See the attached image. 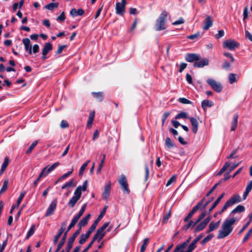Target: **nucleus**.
Instances as JSON below:
<instances>
[{
	"mask_svg": "<svg viewBox=\"0 0 252 252\" xmlns=\"http://www.w3.org/2000/svg\"><path fill=\"white\" fill-rule=\"evenodd\" d=\"M185 59L189 63H193V66L197 68L203 67L209 63L208 59L201 58L200 55L196 53H188L185 55Z\"/></svg>",
	"mask_w": 252,
	"mask_h": 252,
	"instance_id": "1",
	"label": "nucleus"
},
{
	"mask_svg": "<svg viewBox=\"0 0 252 252\" xmlns=\"http://www.w3.org/2000/svg\"><path fill=\"white\" fill-rule=\"evenodd\" d=\"M234 217L225 220L222 224V229L220 230L217 236L218 239H223L228 236L232 231L233 227L232 225L236 221Z\"/></svg>",
	"mask_w": 252,
	"mask_h": 252,
	"instance_id": "2",
	"label": "nucleus"
},
{
	"mask_svg": "<svg viewBox=\"0 0 252 252\" xmlns=\"http://www.w3.org/2000/svg\"><path fill=\"white\" fill-rule=\"evenodd\" d=\"M88 187V181L85 180L82 186H79L76 189L74 195L71 197L67 203L68 206L70 208H73L77 202L79 200L81 196L82 191H85L87 190Z\"/></svg>",
	"mask_w": 252,
	"mask_h": 252,
	"instance_id": "3",
	"label": "nucleus"
},
{
	"mask_svg": "<svg viewBox=\"0 0 252 252\" xmlns=\"http://www.w3.org/2000/svg\"><path fill=\"white\" fill-rule=\"evenodd\" d=\"M167 12L164 10L159 15L156 20L154 29L156 31H161L166 29Z\"/></svg>",
	"mask_w": 252,
	"mask_h": 252,
	"instance_id": "4",
	"label": "nucleus"
},
{
	"mask_svg": "<svg viewBox=\"0 0 252 252\" xmlns=\"http://www.w3.org/2000/svg\"><path fill=\"white\" fill-rule=\"evenodd\" d=\"M176 119H189L192 126V130L194 134H196L198 131L199 123L197 120L194 117H189L187 113L181 112L178 113L175 118Z\"/></svg>",
	"mask_w": 252,
	"mask_h": 252,
	"instance_id": "5",
	"label": "nucleus"
},
{
	"mask_svg": "<svg viewBox=\"0 0 252 252\" xmlns=\"http://www.w3.org/2000/svg\"><path fill=\"white\" fill-rule=\"evenodd\" d=\"M241 201V198L238 194H234L226 202L221 210L219 212V214L220 215L223 213L228 207L232 206L236 203H239Z\"/></svg>",
	"mask_w": 252,
	"mask_h": 252,
	"instance_id": "6",
	"label": "nucleus"
},
{
	"mask_svg": "<svg viewBox=\"0 0 252 252\" xmlns=\"http://www.w3.org/2000/svg\"><path fill=\"white\" fill-rule=\"evenodd\" d=\"M118 182L120 185L123 192L127 194H129L130 189L128 187V185L126 176L122 174L118 180Z\"/></svg>",
	"mask_w": 252,
	"mask_h": 252,
	"instance_id": "7",
	"label": "nucleus"
},
{
	"mask_svg": "<svg viewBox=\"0 0 252 252\" xmlns=\"http://www.w3.org/2000/svg\"><path fill=\"white\" fill-rule=\"evenodd\" d=\"M205 198H203L200 202H199L190 211V212L188 214V215L185 218L184 221L185 222H188L190 219H191L193 214L199 209L201 210L202 203L205 201Z\"/></svg>",
	"mask_w": 252,
	"mask_h": 252,
	"instance_id": "8",
	"label": "nucleus"
},
{
	"mask_svg": "<svg viewBox=\"0 0 252 252\" xmlns=\"http://www.w3.org/2000/svg\"><path fill=\"white\" fill-rule=\"evenodd\" d=\"M207 83L216 92L220 93L222 91V87L220 83L217 82L215 80L209 78L207 80Z\"/></svg>",
	"mask_w": 252,
	"mask_h": 252,
	"instance_id": "9",
	"label": "nucleus"
},
{
	"mask_svg": "<svg viewBox=\"0 0 252 252\" xmlns=\"http://www.w3.org/2000/svg\"><path fill=\"white\" fill-rule=\"evenodd\" d=\"M239 45L238 42L232 39L225 40L223 43V47L224 48H227L232 51L238 48Z\"/></svg>",
	"mask_w": 252,
	"mask_h": 252,
	"instance_id": "10",
	"label": "nucleus"
},
{
	"mask_svg": "<svg viewBox=\"0 0 252 252\" xmlns=\"http://www.w3.org/2000/svg\"><path fill=\"white\" fill-rule=\"evenodd\" d=\"M126 0H122L121 2L116 3V13L121 16H123L125 12Z\"/></svg>",
	"mask_w": 252,
	"mask_h": 252,
	"instance_id": "11",
	"label": "nucleus"
},
{
	"mask_svg": "<svg viewBox=\"0 0 252 252\" xmlns=\"http://www.w3.org/2000/svg\"><path fill=\"white\" fill-rule=\"evenodd\" d=\"M57 198H55L50 203L49 206L48 207L45 214V217H47L52 215H53L54 213V211L57 207Z\"/></svg>",
	"mask_w": 252,
	"mask_h": 252,
	"instance_id": "12",
	"label": "nucleus"
},
{
	"mask_svg": "<svg viewBox=\"0 0 252 252\" xmlns=\"http://www.w3.org/2000/svg\"><path fill=\"white\" fill-rule=\"evenodd\" d=\"M94 230L93 228L92 229V228L90 227L85 234H82L80 236L79 244L81 245L84 244Z\"/></svg>",
	"mask_w": 252,
	"mask_h": 252,
	"instance_id": "13",
	"label": "nucleus"
},
{
	"mask_svg": "<svg viewBox=\"0 0 252 252\" xmlns=\"http://www.w3.org/2000/svg\"><path fill=\"white\" fill-rule=\"evenodd\" d=\"M52 48L53 47L51 43L48 42L45 44L42 52V59L43 60L47 59L46 55L52 49Z\"/></svg>",
	"mask_w": 252,
	"mask_h": 252,
	"instance_id": "14",
	"label": "nucleus"
},
{
	"mask_svg": "<svg viewBox=\"0 0 252 252\" xmlns=\"http://www.w3.org/2000/svg\"><path fill=\"white\" fill-rule=\"evenodd\" d=\"M111 183L110 181L105 186L104 190L102 192V196L103 199H107L109 196L110 193Z\"/></svg>",
	"mask_w": 252,
	"mask_h": 252,
	"instance_id": "15",
	"label": "nucleus"
},
{
	"mask_svg": "<svg viewBox=\"0 0 252 252\" xmlns=\"http://www.w3.org/2000/svg\"><path fill=\"white\" fill-rule=\"evenodd\" d=\"M107 206H105L103 208V209L102 211L100 212V214L98 215L97 218L94 220V222L92 224L91 227L93 228L94 230L95 229L98 223L100 221V220L101 219V218L103 217V215L105 214L106 210L107 209Z\"/></svg>",
	"mask_w": 252,
	"mask_h": 252,
	"instance_id": "16",
	"label": "nucleus"
},
{
	"mask_svg": "<svg viewBox=\"0 0 252 252\" xmlns=\"http://www.w3.org/2000/svg\"><path fill=\"white\" fill-rule=\"evenodd\" d=\"M91 215L90 214H89L87 215H86L85 217L83 218L78 223V227L82 229V228L83 227H84L86 225H87L89 220L91 218Z\"/></svg>",
	"mask_w": 252,
	"mask_h": 252,
	"instance_id": "17",
	"label": "nucleus"
},
{
	"mask_svg": "<svg viewBox=\"0 0 252 252\" xmlns=\"http://www.w3.org/2000/svg\"><path fill=\"white\" fill-rule=\"evenodd\" d=\"M22 42L24 45L25 50L28 51L30 55L32 54V48L30 40L28 38H25L22 39Z\"/></svg>",
	"mask_w": 252,
	"mask_h": 252,
	"instance_id": "18",
	"label": "nucleus"
},
{
	"mask_svg": "<svg viewBox=\"0 0 252 252\" xmlns=\"http://www.w3.org/2000/svg\"><path fill=\"white\" fill-rule=\"evenodd\" d=\"M204 236V234L201 233L199 234L196 238H195L192 242L188 246L189 249L190 250L191 252L195 249L196 243Z\"/></svg>",
	"mask_w": 252,
	"mask_h": 252,
	"instance_id": "19",
	"label": "nucleus"
},
{
	"mask_svg": "<svg viewBox=\"0 0 252 252\" xmlns=\"http://www.w3.org/2000/svg\"><path fill=\"white\" fill-rule=\"evenodd\" d=\"M212 17L207 16L204 20L205 25L203 26V29L205 31L208 30L213 25Z\"/></svg>",
	"mask_w": 252,
	"mask_h": 252,
	"instance_id": "20",
	"label": "nucleus"
},
{
	"mask_svg": "<svg viewBox=\"0 0 252 252\" xmlns=\"http://www.w3.org/2000/svg\"><path fill=\"white\" fill-rule=\"evenodd\" d=\"M105 232H104L103 231L101 230L100 228H98L94 235L93 238L94 240H97V242H99L105 236Z\"/></svg>",
	"mask_w": 252,
	"mask_h": 252,
	"instance_id": "21",
	"label": "nucleus"
},
{
	"mask_svg": "<svg viewBox=\"0 0 252 252\" xmlns=\"http://www.w3.org/2000/svg\"><path fill=\"white\" fill-rule=\"evenodd\" d=\"M220 220L217 221L216 222H214V221H212L209 225V229L207 231V233H209L214 230L217 229L220 225Z\"/></svg>",
	"mask_w": 252,
	"mask_h": 252,
	"instance_id": "22",
	"label": "nucleus"
},
{
	"mask_svg": "<svg viewBox=\"0 0 252 252\" xmlns=\"http://www.w3.org/2000/svg\"><path fill=\"white\" fill-rule=\"evenodd\" d=\"M225 194L224 192H223L217 199L213 203L212 206L209 208L208 210V213L210 214L218 205V204L220 203V200L222 199V198L223 197L224 195Z\"/></svg>",
	"mask_w": 252,
	"mask_h": 252,
	"instance_id": "23",
	"label": "nucleus"
},
{
	"mask_svg": "<svg viewBox=\"0 0 252 252\" xmlns=\"http://www.w3.org/2000/svg\"><path fill=\"white\" fill-rule=\"evenodd\" d=\"M213 102L208 99H204L201 102V106L204 110L207 107H211L213 106Z\"/></svg>",
	"mask_w": 252,
	"mask_h": 252,
	"instance_id": "24",
	"label": "nucleus"
},
{
	"mask_svg": "<svg viewBox=\"0 0 252 252\" xmlns=\"http://www.w3.org/2000/svg\"><path fill=\"white\" fill-rule=\"evenodd\" d=\"M185 248V247L181 244L175 247L173 252H191L189 247L186 251H184Z\"/></svg>",
	"mask_w": 252,
	"mask_h": 252,
	"instance_id": "25",
	"label": "nucleus"
},
{
	"mask_svg": "<svg viewBox=\"0 0 252 252\" xmlns=\"http://www.w3.org/2000/svg\"><path fill=\"white\" fill-rule=\"evenodd\" d=\"M92 94L95 98L97 99L100 102L102 101L104 99L103 94L101 92H92Z\"/></svg>",
	"mask_w": 252,
	"mask_h": 252,
	"instance_id": "26",
	"label": "nucleus"
},
{
	"mask_svg": "<svg viewBox=\"0 0 252 252\" xmlns=\"http://www.w3.org/2000/svg\"><path fill=\"white\" fill-rule=\"evenodd\" d=\"M238 115L234 114L233 116V120L232 121V126L231 127V131H234L237 128L238 123Z\"/></svg>",
	"mask_w": 252,
	"mask_h": 252,
	"instance_id": "27",
	"label": "nucleus"
},
{
	"mask_svg": "<svg viewBox=\"0 0 252 252\" xmlns=\"http://www.w3.org/2000/svg\"><path fill=\"white\" fill-rule=\"evenodd\" d=\"M239 78V76L234 73H231L229 74L228 79L229 82L230 84H233L235 82H236Z\"/></svg>",
	"mask_w": 252,
	"mask_h": 252,
	"instance_id": "28",
	"label": "nucleus"
},
{
	"mask_svg": "<svg viewBox=\"0 0 252 252\" xmlns=\"http://www.w3.org/2000/svg\"><path fill=\"white\" fill-rule=\"evenodd\" d=\"M245 210V207L242 205H238L234 209H233L231 214H235L237 213H242L244 212Z\"/></svg>",
	"mask_w": 252,
	"mask_h": 252,
	"instance_id": "29",
	"label": "nucleus"
},
{
	"mask_svg": "<svg viewBox=\"0 0 252 252\" xmlns=\"http://www.w3.org/2000/svg\"><path fill=\"white\" fill-rule=\"evenodd\" d=\"M188 223L182 227V229L184 231H187L189 228L190 227H193L195 226L197 224H195V221H193L192 220H189Z\"/></svg>",
	"mask_w": 252,
	"mask_h": 252,
	"instance_id": "30",
	"label": "nucleus"
},
{
	"mask_svg": "<svg viewBox=\"0 0 252 252\" xmlns=\"http://www.w3.org/2000/svg\"><path fill=\"white\" fill-rule=\"evenodd\" d=\"M8 182H9L8 179L7 178L5 179V180L3 183L2 186L0 189V194L4 192L7 190V188H8Z\"/></svg>",
	"mask_w": 252,
	"mask_h": 252,
	"instance_id": "31",
	"label": "nucleus"
},
{
	"mask_svg": "<svg viewBox=\"0 0 252 252\" xmlns=\"http://www.w3.org/2000/svg\"><path fill=\"white\" fill-rule=\"evenodd\" d=\"M206 226H207V225L206 224H205L203 222V221H202V222L199 223L196 226V227L195 228V229L194 230V233H197V232H198L202 230L204 228H205L206 227Z\"/></svg>",
	"mask_w": 252,
	"mask_h": 252,
	"instance_id": "32",
	"label": "nucleus"
},
{
	"mask_svg": "<svg viewBox=\"0 0 252 252\" xmlns=\"http://www.w3.org/2000/svg\"><path fill=\"white\" fill-rule=\"evenodd\" d=\"M90 162V160H88L85 161V163L83 164V165L81 166L79 172V176H82L83 172H84L85 169L86 168L87 166H88V164Z\"/></svg>",
	"mask_w": 252,
	"mask_h": 252,
	"instance_id": "33",
	"label": "nucleus"
},
{
	"mask_svg": "<svg viewBox=\"0 0 252 252\" xmlns=\"http://www.w3.org/2000/svg\"><path fill=\"white\" fill-rule=\"evenodd\" d=\"M165 145L169 149H171L175 147V144L169 137L166 138Z\"/></svg>",
	"mask_w": 252,
	"mask_h": 252,
	"instance_id": "34",
	"label": "nucleus"
},
{
	"mask_svg": "<svg viewBox=\"0 0 252 252\" xmlns=\"http://www.w3.org/2000/svg\"><path fill=\"white\" fill-rule=\"evenodd\" d=\"M74 179H71L69 182L66 183L62 187V189H68L71 187H75L76 184H73Z\"/></svg>",
	"mask_w": 252,
	"mask_h": 252,
	"instance_id": "35",
	"label": "nucleus"
},
{
	"mask_svg": "<svg viewBox=\"0 0 252 252\" xmlns=\"http://www.w3.org/2000/svg\"><path fill=\"white\" fill-rule=\"evenodd\" d=\"M105 155L104 154L103 155V158L101 159L100 162L99 164L98 167L96 170V173L97 174H99L101 172V169L103 166V164L104 163L105 161Z\"/></svg>",
	"mask_w": 252,
	"mask_h": 252,
	"instance_id": "36",
	"label": "nucleus"
},
{
	"mask_svg": "<svg viewBox=\"0 0 252 252\" xmlns=\"http://www.w3.org/2000/svg\"><path fill=\"white\" fill-rule=\"evenodd\" d=\"M59 4V2L50 3L45 5V8L49 10H52L54 8H57Z\"/></svg>",
	"mask_w": 252,
	"mask_h": 252,
	"instance_id": "37",
	"label": "nucleus"
},
{
	"mask_svg": "<svg viewBox=\"0 0 252 252\" xmlns=\"http://www.w3.org/2000/svg\"><path fill=\"white\" fill-rule=\"evenodd\" d=\"M59 162H56L54 163L53 164H52L51 166H50L46 171V172L45 174V176H46L50 172L52 171L55 169V168H56L58 166L60 165Z\"/></svg>",
	"mask_w": 252,
	"mask_h": 252,
	"instance_id": "38",
	"label": "nucleus"
},
{
	"mask_svg": "<svg viewBox=\"0 0 252 252\" xmlns=\"http://www.w3.org/2000/svg\"><path fill=\"white\" fill-rule=\"evenodd\" d=\"M63 230L62 229H60L59 230V231L57 234L54 237V240H53V243L55 245L57 243L59 239L61 236L62 234L63 233Z\"/></svg>",
	"mask_w": 252,
	"mask_h": 252,
	"instance_id": "39",
	"label": "nucleus"
},
{
	"mask_svg": "<svg viewBox=\"0 0 252 252\" xmlns=\"http://www.w3.org/2000/svg\"><path fill=\"white\" fill-rule=\"evenodd\" d=\"M35 226L34 224H33L31 226L30 230L28 231L27 233L26 239H29L30 237H31L34 234L35 231Z\"/></svg>",
	"mask_w": 252,
	"mask_h": 252,
	"instance_id": "40",
	"label": "nucleus"
},
{
	"mask_svg": "<svg viewBox=\"0 0 252 252\" xmlns=\"http://www.w3.org/2000/svg\"><path fill=\"white\" fill-rule=\"evenodd\" d=\"M149 241H150V240L148 238H145L144 239L143 244H142V245L141 246V248H140V252H144L145 251V250L146 249L147 246L148 245V244L149 243Z\"/></svg>",
	"mask_w": 252,
	"mask_h": 252,
	"instance_id": "41",
	"label": "nucleus"
},
{
	"mask_svg": "<svg viewBox=\"0 0 252 252\" xmlns=\"http://www.w3.org/2000/svg\"><path fill=\"white\" fill-rule=\"evenodd\" d=\"M81 231V229L78 227V229L73 234V235L68 239V240L74 242L76 238L79 235Z\"/></svg>",
	"mask_w": 252,
	"mask_h": 252,
	"instance_id": "42",
	"label": "nucleus"
},
{
	"mask_svg": "<svg viewBox=\"0 0 252 252\" xmlns=\"http://www.w3.org/2000/svg\"><path fill=\"white\" fill-rule=\"evenodd\" d=\"M214 237L213 234H210L206 236L201 241V244L202 246L204 245L206 243L210 241Z\"/></svg>",
	"mask_w": 252,
	"mask_h": 252,
	"instance_id": "43",
	"label": "nucleus"
},
{
	"mask_svg": "<svg viewBox=\"0 0 252 252\" xmlns=\"http://www.w3.org/2000/svg\"><path fill=\"white\" fill-rule=\"evenodd\" d=\"M37 143H38V141H37V140L34 141L31 144V145L30 146L29 149L27 150L26 153L28 155L30 154L32 152V151L34 148V147L36 146V145L37 144Z\"/></svg>",
	"mask_w": 252,
	"mask_h": 252,
	"instance_id": "44",
	"label": "nucleus"
},
{
	"mask_svg": "<svg viewBox=\"0 0 252 252\" xmlns=\"http://www.w3.org/2000/svg\"><path fill=\"white\" fill-rule=\"evenodd\" d=\"M80 218V217H79L78 215H76L74 216L73 218V219L71 220V221L70 223L69 224L70 226L74 227L76 223L77 222L78 220Z\"/></svg>",
	"mask_w": 252,
	"mask_h": 252,
	"instance_id": "45",
	"label": "nucleus"
},
{
	"mask_svg": "<svg viewBox=\"0 0 252 252\" xmlns=\"http://www.w3.org/2000/svg\"><path fill=\"white\" fill-rule=\"evenodd\" d=\"M73 227H72V226L70 227V225H68L67 230L64 232L63 235L61 240V241H62L63 243L65 242L66 237H67V234L68 232H69V231Z\"/></svg>",
	"mask_w": 252,
	"mask_h": 252,
	"instance_id": "46",
	"label": "nucleus"
},
{
	"mask_svg": "<svg viewBox=\"0 0 252 252\" xmlns=\"http://www.w3.org/2000/svg\"><path fill=\"white\" fill-rule=\"evenodd\" d=\"M220 184H221V181L215 184V185L211 188V189L207 192V193L206 195V197L209 196L214 192V191L216 189L217 187L219 185H220Z\"/></svg>",
	"mask_w": 252,
	"mask_h": 252,
	"instance_id": "47",
	"label": "nucleus"
},
{
	"mask_svg": "<svg viewBox=\"0 0 252 252\" xmlns=\"http://www.w3.org/2000/svg\"><path fill=\"white\" fill-rule=\"evenodd\" d=\"M178 101L182 104H191L192 103L191 101L185 97L179 98L178 99Z\"/></svg>",
	"mask_w": 252,
	"mask_h": 252,
	"instance_id": "48",
	"label": "nucleus"
},
{
	"mask_svg": "<svg viewBox=\"0 0 252 252\" xmlns=\"http://www.w3.org/2000/svg\"><path fill=\"white\" fill-rule=\"evenodd\" d=\"M26 192L25 191H23L19 195V197L18 198V199L17 200V206L18 207L20 204L21 203L22 200H23V198L24 197Z\"/></svg>",
	"mask_w": 252,
	"mask_h": 252,
	"instance_id": "49",
	"label": "nucleus"
},
{
	"mask_svg": "<svg viewBox=\"0 0 252 252\" xmlns=\"http://www.w3.org/2000/svg\"><path fill=\"white\" fill-rule=\"evenodd\" d=\"M9 161V160L8 157H5L4 158V160L3 162L2 163V164L1 165V168L2 169V170H5V169L6 168L7 166L8 165Z\"/></svg>",
	"mask_w": 252,
	"mask_h": 252,
	"instance_id": "50",
	"label": "nucleus"
},
{
	"mask_svg": "<svg viewBox=\"0 0 252 252\" xmlns=\"http://www.w3.org/2000/svg\"><path fill=\"white\" fill-rule=\"evenodd\" d=\"M207 213L205 211L202 212V213L198 216V218L195 220V224H198L201 220L206 216Z\"/></svg>",
	"mask_w": 252,
	"mask_h": 252,
	"instance_id": "51",
	"label": "nucleus"
},
{
	"mask_svg": "<svg viewBox=\"0 0 252 252\" xmlns=\"http://www.w3.org/2000/svg\"><path fill=\"white\" fill-rule=\"evenodd\" d=\"M73 243V242L69 240H68L67 246L66 247L65 250H64V251H65V252H69L71 249L72 248Z\"/></svg>",
	"mask_w": 252,
	"mask_h": 252,
	"instance_id": "52",
	"label": "nucleus"
},
{
	"mask_svg": "<svg viewBox=\"0 0 252 252\" xmlns=\"http://www.w3.org/2000/svg\"><path fill=\"white\" fill-rule=\"evenodd\" d=\"M230 66V63L227 60H224L223 63L222 65V68L223 69L227 70L229 69Z\"/></svg>",
	"mask_w": 252,
	"mask_h": 252,
	"instance_id": "53",
	"label": "nucleus"
},
{
	"mask_svg": "<svg viewBox=\"0 0 252 252\" xmlns=\"http://www.w3.org/2000/svg\"><path fill=\"white\" fill-rule=\"evenodd\" d=\"M170 216H171V211L169 210V212L163 216L162 220V222L163 223H166L167 222L169 218H170Z\"/></svg>",
	"mask_w": 252,
	"mask_h": 252,
	"instance_id": "54",
	"label": "nucleus"
},
{
	"mask_svg": "<svg viewBox=\"0 0 252 252\" xmlns=\"http://www.w3.org/2000/svg\"><path fill=\"white\" fill-rule=\"evenodd\" d=\"M200 37V34L199 32H197L195 34H191L187 36V38L189 39L193 40L197 38L198 37Z\"/></svg>",
	"mask_w": 252,
	"mask_h": 252,
	"instance_id": "55",
	"label": "nucleus"
},
{
	"mask_svg": "<svg viewBox=\"0 0 252 252\" xmlns=\"http://www.w3.org/2000/svg\"><path fill=\"white\" fill-rule=\"evenodd\" d=\"M95 241L96 240H94V238H93L91 242L89 244L87 247L82 251V252H87L92 247V245Z\"/></svg>",
	"mask_w": 252,
	"mask_h": 252,
	"instance_id": "56",
	"label": "nucleus"
},
{
	"mask_svg": "<svg viewBox=\"0 0 252 252\" xmlns=\"http://www.w3.org/2000/svg\"><path fill=\"white\" fill-rule=\"evenodd\" d=\"M73 169L72 168L71 171H68L65 174H63V175L61 176L59 178V180H63L65 178H67V177L69 176L73 172Z\"/></svg>",
	"mask_w": 252,
	"mask_h": 252,
	"instance_id": "57",
	"label": "nucleus"
},
{
	"mask_svg": "<svg viewBox=\"0 0 252 252\" xmlns=\"http://www.w3.org/2000/svg\"><path fill=\"white\" fill-rule=\"evenodd\" d=\"M65 19V15L64 12L61 13V14L57 17V20L60 22H63Z\"/></svg>",
	"mask_w": 252,
	"mask_h": 252,
	"instance_id": "58",
	"label": "nucleus"
},
{
	"mask_svg": "<svg viewBox=\"0 0 252 252\" xmlns=\"http://www.w3.org/2000/svg\"><path fill=\"white\" fill-rule=\"evenodd\" d=\"M252 231H251L250 230H249L248 231V232L246 233L245 236H244V237L243 239L242 242L245 243V242H246L248 240V239L250 238V237L252 235Z\"/></svg>",
	"mask_w": 252,
	"mask_h": 252,
	"instance_id": "59",
	"label": "nucleus"
},
{
	"mask_svg": "<svg viewBox=\"0 0 252 252\" xmlns=\"http://www.w3.org/2000/svg\"><path fill=\"white\" fill-rule=\"evenodd\" d=\"M60 126L62 128H65L69 126L68 122L65 120H62L60 124Z\"/></svg>",
	"mask_w": 252,
	"mask_h": 252,
	"instance_id": "60",
	"label": "nucleus"
},
{
	"mask_svg": "<svg viewBox=\"0 0 252 252\" xmlns=\"http://www.w3.org/2000/svg\"><path fill=\"white\" fill-rule=\"evenodd\" d=\"M230 164L231 163L229 161L226 162L222 167L220 169V171L223 173L226 169L230 166Z\"/></svg>",
	"mask_w": 252,
	"mask_h": 252,
	"instance_id": "61",
	"label": "nucleus"
},
{
	"mask_svg": "<svg viewBox=\"0 0 252 252\" xmlns=\"http://www.w3.org/2000/svg\"><path fill=\"white\" fill-rule=\"evenodd\" d=\"M223 55L226 57H228L230 59V61L231 63H233L235 61V59L234 57H233L232 54L228 53V52H225L223 53Z\"/></svg>",
	"mask_w": 252,
	"mask_h": 252,
	"instance_id": "62",
	"label": "nucleus"
},
{
	"mask_svg": "<svg viewBox=\"0 0 252 252\" xmlns=\"http://www.w3.org/2000/svg\"><path fill=\"white\" fill-rule=\"evenodd\" d=\"M176 177L175 175H173L168 180L166 186H169V185H170L173 182H174L176 180Z\"/></svg>",
	"mask_w": 252,
	"mask_h": 252,
	"instance_id": "63",
	"label": "nucleus"
},
{
	"mask_svg": "<svg viewBox=\"0 0 252 252\" xmlns=\"http://www.w3.org/2000/svg\"><path fill=\"white\" fill-rule=\"evenodd\" d=\"M187 63H181L180 65L179 72H182L187 67Z\"/></svg>",
	"mask_w": 252,
	"mask_h": 252,
	"instance_id": "64",
	"label": "nucleus"
}]
</instances>
